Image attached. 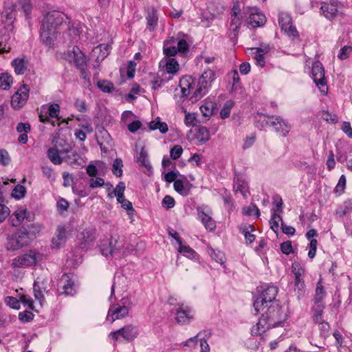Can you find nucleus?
<instances>
[{"mask_svg":"<svg viewBox=\"0 0 352 352\" xmlns=\"http://www.w3.org/2000/svg\"><path fill=\"white\" fill-rule=\"evenodd\" d=\"M270 328H272V327H268V322L262 316L256 324L252 328L251 333L252 336H259Z\"/></svg>","mask_w":352,"mask_h":352,"instance_id":"29","label":"nucleus"},{"mask_svg":"<svg viewBox=\"0 0 352 352\" xmlns=\"http://www.w3.org/2000/svg\"><path fill=\"white\" fill-rule=\"evenodd\" d=\"M326 295L325 290L324 289V287L322 284V282L320 280L317 283L316 289V294L314 296V302H322V299Z\"/></svg>","mask_w":352,"mask_h":352,"instance_id":"44","label":"nucleus"},{"mask_svg":"<svg viewBox=\"0 0 352 352\" xmlns=\"http://www.w3.org/2000/svg\"><path fill=\"white\" fill-rule=\"evenodd\" d=\"M278 23L281 29L290 37L297 38L298 36L296 28L292 25V21L290 15L286 12H280Z\"/></svg>","mask_w":352,"mask_h":352,"instance_id":"14","label":"nucleus"},{"mask_svg":"<svg viewBox=\"0 0 352 352\" xmlns=\"http://www.w3.org/2000/svg\"><path fill=\"white\" fill-rule=\"evenodd\" d=\"M132 306L133 302L130 296L122 298L119 303L111 305L107 316V320L112 323L116 320L126 317Z\"/></svg>","mask_w":352,"mask_h":352,"instance_id":"3","label":"nucleus"},{"mask_svg":"<svg viewBox=\"0 0 352 352\" xmlns=\"http://www.w3.org/2000/svg\"><path fill=\"white\" fill-rule=\"evenodd\" d=\"M32 239L26 229H19L8 237L6 247L8 250H17L29 245Z\"/></svg>","mask_w":352,"mask_h":352,"instance_id":"5","label":"nucleus"},{"mask_svg":"<svg viewBox=\"0 0 352 352\" xmlns=\"http://www.w3.org/2000/svg\"><path fill=\"white\" fill-rule=\"evenodd\" d=\"M136 159L137 162H138L141 166H144L148 170H151L152 166L148 159V153L144 147L141 148V151L139 155L136 157Z\"/></svg>","mask_w":352,"mask_h":352,"instance_id":"37","label":"nucleus"},{"mask_svg":"<svg viewBox=\"0 0 352 352\" xmlns=\"http://www.w3.org/2000/svg\"><path fill=\"white\" fill-rule=\"evenodd\" d=\"M6 304L10 307L14 309H20V301L14 297L6 296L5 298Z\"/></svg>","mask_w":352,"mask_h":352,"instance_id":"50","label":"nucleus"},{"mask_svg":"<svg viewBox=\"0 0 352 352\" xmlns=\"http://www.w3.org/2000/svg\"><path fill=\"white\" fill-rule=\"evenodd\" d=\"M232 106L233 102L232 101H228L225 103L224 106L220 111V116L223 119L227 118L230 116V110Z\"/></svg>","mask_w":352,"mask_h":352,"instance_id":"52","label":"nucleus"},{"mask_svg":"<svg viewBox=\"0 0 352 352\" xmlns=\"http://www.w3.org/2000/svg\"><path fill=\"white\" fill-rule=\"evenodd\" d=\"M25 188L21 185H17L13 190L12 195L16 199H21L25 194Z\"/></svg>","mask_w":352,"mask_h":352,"instance_id":"59","label":"nucleus"},{"mask_svg":"<svg viewBox=\"0 0 352 352\" xmlns=\"http://www.w3.org/2000/svg\"><path fill=\"white\" fill-rule=\"evenodd\" d=\"M346 177L344 175H341L339 179L338 183L334 189V192L338 195H341L346 186Z\"/></svg>","mask_w":352,"mask_h":352,"instance_id":"51","label":"nucleus"},{"mask_svg":"<svg viewBox=\"0 0 352 352\" xmlns=\"http://www.w3.org/2000/svg\"><path fill=\"white\" fill-rule=\"evenodd\" d=\"M277 294L278 287L276 286H267L263 289L254 302L253 306L255 314H258L261 311H263L268 305L272 303H277L274 301Z\"/></svg>","mask_w":352,"mask_h":352,"instance_id":"4","label":"nucleus"},{"mask_svg":"<svg viewBox=\"0 0 352 352\" xmlns=\"http://www.w3.org/2000/svg\"><path fill=\"white\" fill-rule=\"evenodd\" d=\"M122 160L119 158L116 159L113 164V174L117 177H120L122 175Z\"/></svg>","mask_w":352,"mask_h":352,"instance_id":"47","label":"nucleus"},{"mask_svg":"<svg viewBox=\"0 0 352 352\" xmlns=\"http://www.w3.org/2000/svg\"><path fill=\"white\" fill-rule=\"evenodd\" d=\"M254 230V227L250 224H243L239 227V231L244 235L247 244H251L255 240V235L252 233Z\"/></svg>","mask_w":352,"mask_h":352,"instance_id":"28","label":"nucleus"},{"mask_svg":"<svg viewBox=\"0 0 352 352\" xmlns=\"http://www.w3.org/2000/svg\"><path fill=\"white\" fill-rule=\"evenodd\" d=\"M351 52H352V47L345 45L340 49V50L338 54V57L340 60H345L349 57Z\"/></svg>","mask_w":352,"mask_h":352,"instance_id":"53","label":"nucleus"},{"mask_svg":"<svg viewBox=\"0 0 352 352\" xmlns=\"http://www.w3.org/2000/svg\"><path fill=\"white\" fill-rule=\"evenodd\" d=\"M162 206L166 209H170L175 206V200L170 195H166L162 202Z\"/></svg>","mask_w":352,"mask_h":352,"instance_id":"60","label":"nucleus"},{"mask_svg":"<svg viewBox=\"0 0 352 352\" xmlns=\"http://www.w3.org/2000/svg\"><path fill=\"white\" fill-rule=\"evenodd\" d=\"M193 314L190 307L181 305L175 312V320L179 324H188L192 319Z\"/></svg>","mask_w":352,"mask_h":352,"instance_id":"21","label":"nucleus"},{"mask_svg":"<svg viewBox=\"0 0 352 352\" xmlns=\"http://www.w3.org/2000/svg\"><path fill=\"white\" fill-rule=\"evenodd\" d=\"M48 29L49 31H47V33H49V37L47 36V39L45 40L44 38H41V40L45 46L52 47L54 46V42L57 39L58 32L53 24H49Z\"/></svg>","mask_w":352,"mask_h":352,"instance_id":"27","label":"nucleus"},{"mask_svg":"<svg viewBox=\"0 0 352 352\" xmlns=\"http://www.w3.org/2000/svg\"><path fill=\"white\" fill-rule=\"evenodd\" d=\"M174 189L182 196H187L190 193V184L188 182L184 183L182 179L175 181Z\"/></svg>","mask_w":352,"mask_h":352,"instance_id":"32","label":"nucleus"},{"mask_svg":"<svg viewBox=\"0 0 352 352\" xmlns=\"http://www.w3.org/2000/svg\"><path fill=\"white\" fill-rule=\"evenodd\" d=\"M66 239V230L63 226H58L57 234L55 238L52 239V245L54 248H58L61 243H64Z\"/></svg>","mask_w":352,"mask_h":352,"instance_id":"34","label":"nucleus"},{"mask_svg":"<svg viewBox=\"0 0 352 352\" xmlns=\"http://www.w3.org/2000/svg\"><path fill=\"white\" fill-rule=\"evenodd\" d=\"M60 111V106L58 104H50L47 109V113L52 118H58Z\"/></svg>","mask_w":352,"mask_h":352,"instance_id":"58","label":"nucleus"},{"mask_svg":"<svg viewBox=\"0 0 352 352\" xmlns=\"http://www.w3.org/2000/svg\"><path fill=\"white\" fill-rule=\"evenodd\" d=\"M279 221L283 222L281 216L279 213L274 212L270 220V224L271 229L276 234L279 229Z\"/></svg>","mask_w":352,"mask_h":352,"instance_id":"42","label":"nucleus"},{"mask_svg":"<svg viewBox=\"0 0 352 352\" xmlns=\"http://www.w3.org/2000/svg\"><path fill=\"white\" fill-rule=\"evenodd\" d=\"M65 58L69 62H74L80 71L82 78L84 79L87 78V65L86 58L78 47H74L72 51L65 54Z\"/></svg>","mask_w":352,"mask_h":352,"instance_id":"8","label":"nucleus"},{"mask_svg":"<svg viewBox=\"0 0 352 352\" xmlns=\"http://www.w3.org/2000/svg\"><path fill=\"white\" fill-rule=\"evenodd\" d=\"M195 80L190 76H184L179 80V87L183 96L187 97L195 91Z\"/></svg>","mask_w":352,"mask_h":352,"instance_id":"22","label":"nucleus"},{"mask_svg":"<svg viewBox=\"0 0 352 352\" xmlns=\"http://www.w3.org/2000/svg\"><path fill=\"white\" fill-rule=\"evenodd\" d=\"M27 210L24 208H18L10 217V223L12 226H19L26 217Z\"/></svg>","mask_w":352,"mask_h":352,"instance_id":"26","label":"nucleus"},{"mask_svg":"<svg viewBox=\"0 0 352 352\" xmlns=\"http://www.w3.org/2000/svg\"><path fill=\"white\" fill-rule=\"evenodd\" d=\"M339 4L338 0H330L329 3H322L320 6L322 15L329 20H333L338 12Z\"/></svg>","mask_w":352,"mask_h":352,"instance_id":"19","label":"nucleus"},{"mask_svg":"<svg viewBox=\"0 0 352 352\" xmlns=\"http://www.w3.org/2000/svg\"><path fill=\"white\" fill-rule=\"evenodd\" d=\"M200 110L205 117H208L212 114L213 107L212 104H204L200 107Z\"/></svg>","mask_w":352,"mask_h":352,"instance_id":"62","label":"nucleus"},{"mask_svg":"<svg viewBox=\"0 0 352 352\" xmlns=\"http://www.w3.org/2000/svg\"><path fill=\"white\" fill-rule=\"evenodd\" d=\"M268 118L269 120L267 121V124L273 127L279 135L282 137L287 136L292 129V126L287 120L278 116H268Z\"/></svg>","mask_w":352,"mask_h":352,"instance_id":"10","label":"nucleus"},{"mask_svg":"<svg viewBox=\"0 0 352 352\" xmlns=\"http://www.w3.org/2000/svg\"><path fill=\"white\" fill-rule=\"evenodd\" d=\"M19 4L21 6L28 23L30 24V18L32 10V5L30 0H19Z\"/></svg>","mask_w":352,"mask_h":352,"instance_id":"43","label":"nucleus"},{"mask_svg":"<svg viewBox=\"0 0 352 352\" xmlns=\"http://www.w3.org/2000/svg\"><path fill=\"white\" fill-rule=\"evenodd\" d=\"M69 207V203L63 198L60 199L57 202V208L60 213L63 214L67 211Z\"/></svg>","mask_w":352,"mask_h":352,"instance_id":"64","label":"nucleus"},{"mask_svg":"<svg viewBox=\"0 0 352 352\" xmlns=\"http://www.w3.org/2000/svg\"><path fill=\"white\" fill-rule=\"evenodd\" d=\"M196 139L199 144H205L210 139V132L206 126H200L196 133Z\"/></svg>","mask_w":352,"mask_h":352,"instance_id":"38","label":"nucleus"},{"mask_svg":"<svg viewBox=\"0 0 352 352\" xmlns=\"http://www.w3.org/2000/svg\"><path fill=\"white\" fill-rule=\"evenodd\" d=\"M107 171L105 163L101 161H95L89 164V176H104Z\"/></svg>","mask_w":352,"mask_h":352,"instance_id":"24","label":"nucleus"},{"mask_svg":"<svg viewBox=\"0 0 352 352\" xmlns=\"http://www.w3.org/2000/svg\"><path fill=\"white\" fill-rule=\"evenodd\" d=\"M109 45L100 44L94 47L89 56V60L93 61V67L96 69L99 66V63L102 62L109 54Z\"/></svg>","mask_w":352,"mask_h":352,"instance_id":"17","label":"nucleus"},{"mask_svg":"<svg viewBox=\"0 0 352 352\" xmlns=\"http://www.w3.org/2000/svg\"><path fill=\"white\" fill-rule=\"evenodd\" d=\"M79 23H71L68 19L67 25L62 30L63 31L65 42L72 43L76 41L81 33Z\"/></svg>","mask_w":352,"mask_h":352,"instance_id":"18","label":"nucleus"},{"mask_svg":"<svg viewBox=\"0 0 352 352\" xmlns=\"http://www.w3.org/2000/svg\"><path fill=\"white\" fill-rule=\"evenodd\" d=\"M324 304L323 302H316L312 307V319L315 322L321 321L322 319L323 310Z\"/></svg>","mask_w":352,"mask_h":352,"instance_id":"31","label":"nucleus"},{"mask_svg":"<svg viewBox=\"0 0 352 352\" xmlns=\"http://www.w3.org/2000/svg\"><path fill=\"white\" fill-rule=\"evenodd\" d=\"M178 245L179 252L189 258H193L195 256V251L192 250L190 246L183 245L182 241L178 243Z\"/></svg>","mask_w":352,"mask_h":352,"instance_id":"46","label":"nucleus"},{"mask_svg":"<svg viewBox=\"0 0 352 352\" xmlns=\"http://www.w3.org/2000/svg\"><path fill=\"white\" fill-rule=\"evenodd\" d=\"M30 89L28 85H21L11 98V106L14 109H20L27 102L29 98Z\"/></svg>","mask_w":352,"mask_h":352,"instance_id":"12","label":"nucleus"},{"mask_svg":"<svg viewBox=\"0 0 352 352\" xmlns=\"http://www.w3.org/2000/svg\"><path fill=\"white\" fill-rule=\"evenodd\" d=\"M198 217L202 223L204 225L206 230L212 231L215 229L216 223L211 217L203 211L198 212Z\"/></svg>","mask_w":352,"mask_h":352,"instance_id":"30","label":"nucleus"},{"mask_svg":"<svg viewBox=\"0 0 352 352\" xmlns=\"http://www.w3.org/2000/svg\"><path fill=\"white\" fill-rule=\"evenodd\" d=\"M37 261V254L30 250L27 253L14 258L12 260V266L14 268H21L34 265Z\"/></svg>","mask_w":352,"mask_h":352,"instance_id":"13","label":"nucleus"},{"mask_svg":"<svg viewBox=\"0 0 352 352\" xmlns=\"http://www.w3.org/2000/svg\"><path fill=\"white\" fill-rule=\"evenodd\" d=\"M88 131V127L87 126H83L82 128L79 129L75 130V136L80 141H84L87 138V132Z\"/></svg>","mask_w":352,"mask_h":352,"instance_id":"56","label":"nucleus"},{"mask_svg":"<svg viewBox=\"0 0 352 352\" xmlns=\"http://www.w3.org/2000/svg\"><path fill=\"white\" fill-rule=\"evenodd\" d=\"M184 122L188 126H195L196 124V116L194 113H186Z\"/></svg>","mask_w":352,"mask_h":352,"instance_id":"63","label":"nucleus"},{"mask_svg":"<svg viewBox=\"0 0 352 352\" xmlns=\"http://www.w3.org/2000/svg\"><path fill=\"white\" fill-rule=\"evenodd\" d=\"M54 142H55L54 147L56 148L62 155L66 156V155L72 153L74 157L76 156L73 153L71 144L67 143L65 140L58 138L54 140Z\"/></svg>","mask_w":352,"mask_h":352,"instance_id":"25","label":"nucleus"},{"mask_svg":"<svg viewBox=\"0 0 352 352\" xmlns=\"http://www.w3.org/2000/svg\"><path fill=\"white\" fill-rule=\"evenodd\" d=\"M139 335L138 327L133 324H127L117 331H112L109 334V338L114 342L120 341L121 339L127 342L134 340Z\"/></svg>","mask_w":352,"mask_h":352,"instance_id":"7","label":"nucleus"},{"mask_svg":"<svg viewBox=\"0 0 352 352\" xmlns=\"http://www.w3.org/2000/svg\"><path fill=\"white\" fill-rule=\"evenodd\" d=\"M292 271L295 276V290H297L298 295H302L305 292V282L303 280L305 270L299 263L295 262L292 263Z\"/></svg>","mask_w":352,"mask_h":352,"instance_id":"15","label":"nucleus"},{"mask_svg":"<svg viewBox=\"0 0 352 352\" xmlns=\"http://www.w3.org/2000/svg\"><path fill=\"white\" fill-rule=\"evenodd\" d=\"M12 83V78L10 75L6 73L0 74V89L6 90L8 89Z\"/></svg>","mask_w":352,"mask_h":352,"instance_id":"41","label":"nucleus"},{"mask_svg":"<svg viewBox=\"0 0 352 352\" xmlns=\"http://www.w3.org/2000/svg\"><path fill=\"white\" fill-rule=\"evenodd\" d=\"M148 125L151 130L158 129L163 134L166 133L168 130L167 124L166 122H161L159 118L150 122Z\"/></svg>","mask_w":352,"mask_h":352,"instance_id":"40","label":"nucleus"},{"mask_svg":"<svg viewBox=\"0 0 352 352\" xmlns=\"http://www.w3.org/2000/svg\"><path fill=\"white\" fill-rule=\"evenodd\" d=\"M147 24L150 28H154L157 23V16L155 12H151L146 16Z\"/></svg>","mask_w":352,"mask_h":352,"instance_id":"61","label":"nucleus"},{"mask_svg":"<svg viewBox=\"0 0 352 352\" xmlns=\"http://www.w3.org/2000/svg\"><path fill=\"white\" fill-rule=\"evenodd\" d=\"M243 17L253 28L261 27L266 22L265 14L256 7L247 8L243 12Z\"/></svg>","mask_w":352,"mask_h":352,"instance_id":"9","label":"nucleus"},{"mask_svg":"<svg viewBox=\"0 0 352 352\" xmlns=\"http://www.w3.org/2000/svg\"><path fill=\"white\" fill-rule=\"evenodd\" d=\"M47 157L50 161L56 165L60 164L63 162V159L65 157V156L62 155V154L54 147H52L48 149Z\"/></svg>","mask_w":352,"mask_h":352,"instance_id":"33","label":"nucleus"},{"mask_svg":"<svg viewBox=\"0 0 352 352\" xmlns=\"http://www.w3.org/2000/svg\"><path fill=\"white\" fill-rule=\"evenodd\" d=\"M312 78L316 86L320 89L321 92L326 93L327 91V81L324 76V69L322 63L316 61L312 65Z\"/></svg>","mask_w":352,"mask_h":352,"instance_id":"11","label":"nucleus"},{"mask_svg":"<svg viewBox=\"0 0 352 352\" xmlns=\"http://www.w3.org/2000/svg\"><path fill=\"white\" fill-rule=\"evenodd\" d=\"M102 176H89V188H96L102 187L105 182Z\"/></svg>","mask_w":352,"mask_h":352,"instance_id":"45","label":"nucleus"},{"mask_svg":"<svg viewBox=\"0 0 352 352\" xmlns=\"http://www.w3.org/2000/svg\"><path fill=\"white\" fill-rule=\"evenodd\" d=\"M266 311L262 316L268 322V327H276L280 326L287 318V309L283 307L278 303H272L265 307Z\"/></svg>","mask_w":352,"mask_h":352,"instance_id":"2","label":"nucleus"},{"mask_svg":"<svg viewBox=\"0 0 352 352\" xmlns=\"http://www.w3.org/2000/svg\"><path fill=\"white\" fill-rule=\"evenodd\" d=\"M98 87L104 93H110L114 89L112 82L108 80H100L97 82Z\"/></svg>","mask_w":352,"mask_h":352,"instance_id":"48","label":"nucleus"},{"mask_svg":"<svg viewBox=\"0 0 352 352\" xmlns=\"http://www.w3.org/2000/svg\"><path fill=\"white\" fill-rule=\"evenodd\" d=\"M183 153V148L180 145H175L170 151V157L176 160L179 158Z\"/></svg>","mask_w":352,"mask_h":352,"instance_id":"54","label":"nucleus"},{"mask_svg":"<svg viewBox=\"0 0 352 352\" xmlns=\"http://www.w3.org/2000/svg\"><path fill=\"white\" fill-rule=\"evenodd\" d=\"M233 188L236 193H240L243 197H247L249 195L247 184L241 180L234 182Z\"/></svg>","mask_w":352,"mask_h":352,"instance_id":"39","label":"nucleus"},{"mask_svg":"<svg viewBox=\"0 0 352 352\" xmlns=\"http://www.w3.org/2000/svg\"><path fill=\"white\" fill-rule=\"evenodd\" d=\"M118 239L116 237L111 236L108 240H100L98 246L101 254L105 256H114L118 254V248L117 247Z\"/></svg>","mask_w":352,"mask_h":352,"instance_id":"16","label":"nucleus"},{"mask_svg":"<svg viewBox=\"0 0 352 352\" xmlns=\"http://www.w3.org/2000/svg\"><path fill=\"white\" fill-rule=\"evenodd\" d=\"M60 283L63 284V292L61 294L74 296L76 293V285L75 284L74 276L72 274H64L60 278Z\"/></svg>","mask_w":352,"mask_h":352,"instance_id":"20","label":"nucleus"},{"mask_svg":"<svg viewBox=\"0 0 352 352\" xmlns=\"http://www.w3.org/2000/svg\"><path fill=\"white\" fill-rule=\"evenodd\" d=\"M319 324V329L320 331V333L323 337H326L329 335V324L328 322H325L324 320H322L320 322H318Z\"/></svg>","mask_w":352,"mask_h":352,"instance_id":"57","label":"nucleus"},{"mask_svg":"<svg viewBox=\"0 0 352 352\" xmlns=\"http://www.w3.org/2000/svg\"><path fill=\"white\" fill-rule=\"evenodd\" d=\"M160 66L165 68L167 73L175 74L178 72L179 65L178 62L172 57H166L160 63Z\"/></svg>","mask_w":352,"mask_h":352,"instance_id":"23","label":"nucleus"},{"mask_svg":"<svg viewBox=\"0 0 352 352\" xmlns=\"http://www.w3.org/2000/svg\"><path fill=\"white\" fill-rule=\"evenodd\" d=\"M125 190V184L123 182H120L115 188L113 192L117 197V199H122L124 196V192Z\"/></svg>","mask_w":352,"mask_h":352,"instance_id":"55","label":"nucleus"},{"mask_svg":"<svg viewBox=\"0 0 352 352\" xmlns=\"http://www.w3.org/2000/svg\"><path fill=\"white\" fill-rule=\"evenodd\" d=\"M12 66L16 74H23L27 70L28 61L25 58H16L12 61Z\"/></svg>","mask_w":352,"mask_h":352,"instance_id":"36","label":"nucleus"},{"mask_svg":"<svg viewBox=\"0 0 352 352\" xmlns=\"http://www.w3.org/2000/svg\"><path fill=\"white\" fill-rule=\"evenodd\" d=\"M352 212V199L345 200L342 205H340L336 210V214L338 217H343Z\"/></svg>","mask_w":352,"mask_h":352,"instance_id":"35","label":"nucleus"},{"mask_svg":"<svg viewBox=\"0 0 352 352\" xmlns=\"http://www.w3.org/2000/svg\"><path fill=\"white\" fill-rule=\"evenodd\" d=\"M243 210L245 214L248 216L255 215L256 219L260 216L259 209L254 204H251L248 207L244 208Z\"/></svg>","mask_w":352,"mask_h":352,"instance_id":"49","label":"nucleus"},{"mask_svg":"<svg viewBox=\"0 0 352 352\" xmlns=\"http://www.w3.org/2000/svg\"><path fill=\"white\" fill-rule=\"evenodd\" d=\"M67 21H68V17L63 12L57 10L47 12L41 21L40 38H44L47 40V36L49 37V33H47L49 31V24H53L58 32L60 33L67 25Z\"/></svg>","mask_w":352,"mask_h":352,"instance_id":"1","label":"nucleus"},{"mask_svg":"<svg viewBox=\"0 0 352 352\" xmlns=\"http://www.w3.org/2000/svg\"><path fill=\"white\" fill-rule=\"evenodd\" d=\"M215 72L212 69L206 70L199 78L197 87L195 89L193 97L197 100L205 95L211 87L215 79Z\"/></svg>","mask_w":352,"mask_h":352,"instance_id":"6","label":"nucleus"}]
</instances>
